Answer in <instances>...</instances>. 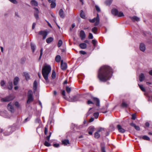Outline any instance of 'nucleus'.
<instances>
[{
  "label": "nucleus",
  "mask_w": 152,
  "mask_h": 152,
  "mask_svg": "<svg viewBox=\"0 0 152 152\" xmlns=\"http://www.w3.org/2000/svg\"><path fill=\"white\" fill-rule=\"evenodd\" d=\"M92 109V108H90L89 109V110L87 113L86 114V116H87L88 115H89L90 114L92 113V112L91 111V110Z\"/></svg>",
  "instance_id": "nucleus-50"
},
{
  "label": "nucleus",
  "mask_w": 152,
  "mask_h": 152,
  "mask_svg": "<svg viewBox=\"0 0 152 152\" xmlns=\"http://www.w3.org/2000/svg\"><path fill=\"white\" fill-rule=\"evenodd\" d=\"M145 76L142 73L140 76V82L143 81L145 79Z\"/></svg>",
  "instance_id": "nucleus-26"
},
{
  "label": "nucleus",
  "mask_w": 152,
  "mask_h": 152,
  "mask_svg": "<svg viewBox=\"0 0 152 152\" xmlns=\"http://www.w3.org/2000/svg\"><path fill=\"white\" fill-rule=\"evenodd\" d=\"M62 143L64 145H66L68 144H69V141L68 140H64L62 141Z\"/></svg>",
  "instance_id": "nucleus-27"
},
{
  "label": "nucleus",
  "mask_w": 152,
  "mask_h": 152,
  "mask_svg": "<svg viewBox=\"0 0 152 152\" xmlns=\"http://www.w3.org/2000/svg\"><path fill=\"white\" fill-rule=\"evenodd\" d=\"M117 128L118 131L121 133H124L126 131L124 129H123L120 125H117Z\"/></svg>",
  "instance_id": "nucleus-10"
},
{
  "label": "nucleus",
  "mask_w": 152,
  "mask_h": 152,
  "mask_svg": "<svg viewBox=\"0 0 152 152\" xmlns=\"http://www.w3.org/2000/svg\"><path fill=\"white\" fill-rule=\"evenodd\" d=\"M93 37L92 34L91 33H89V34L88 36V38L89 39H93Z\"/></svg>",
  "instance_id": "nucleus-54"
},
{
  "label": "nucleus",
  "mask_w": 152,
  "mask_h": 152,
  "mask_svg": "<svg viewBox=\"0 0 152 152\" xmlns=\"http://www.w3.org/2000/svg\"><path fill=\"white\" fill-rule=\"evenodd\" d=\"M113 0H107L105 2V4L107 5H110L111 4Z\"/></svg>",
  "instance_id": "nucleus-32"
},
{
  "label": "nucleus",
  "mask_w": 152,
  "mask_h": 152,
  "mask_svg": "<svg viewBox=\"0 0 152 152\" xmlns=\"http://www.w3.org/2000/svg\"><path fill=\"white\" fill-rule=\"evenodd\" d=\"M51 70V67L50 65H47L44 66L42 69V75L46 81H48V76Z\"/></svg>",
  "instance_id": "nucleus-2"
},
{
  "label": "nucleus",
  "mask_w": 152,
  "mask_h": 152,
  "mask_svg": "<svg viewBox=\"0 0 152 152\" xmlns=\"http://www.w3.org/2000/svg\"><path fill=\"white\" fill-rule=\"evenodd\" d=\"M59 15L60 17L62 18H64L65 17V14L64 12L62 9L60 10L59 12Z\"/></svg>",
  "instance_id": "nucleus-12"
},
{
  "label": "nucleus",
  "mask_w": 152,
  "mask_h": 152,
  "mask_svg": "<svg viewBox=\"0 0 152 152\" xmlns=\"http://www.w3.org/2000/svg\"><path fill=\"white\" fill-rule=\"evenodd\" d=\"M117 16L119 17H121L124 16V15L122 12H120L119 13L118 12V15Z\"/></svg>",
  "instance_id": "nucleus-46"
},
{
  "label": "nucleus",
  "mask_w": 152,
  "mask_h": 152,
  "mask_svg": "<svg viewBox=\"0 0 152 152\" xmlns=\"http://www.w3.org/2000/svg\"><path fill=\"white\" fill-rule=\"evenodd\" d=\"M51 77L53 79H54L56 77V73L53 70L52 74Z\"/></svg>",
  "instance_id": "nucleus-38"
},
{
  "label": "nucleus",
  "mask_w": 152,
  "mask_h": 152,
  "mask_svg": "<svg viewBox=\"0 0 152 152\" xmlns=\"http://www.w3.org/2000/svg\"><path fill=\"white\" fill-rule=\"evenodd\" d=\"M19 80V78L18 77H16L15 78L13 81V83L14 85H16L18 84V83Z\"/></svg>",
  "instance_id": "nucleus-22"
},
{
  "label": "nucleus",
  "mask_w": 152,
  "mask_h": 152,
  "mask_svg": "<svg viewBox=\"0 0 152 152\" xmlns=\"http://www.w3.org/2000/svg\"><path fill=\"white\" fill-rule=\"evenodd\" d=\"M102 131H104V129L103 128H101L99 129L97 132H100Z\"/></svg>",
  "instance_id": "nucleus-60"
},
{
  "label": "nucleus",
  "mask_w": 152,
  "mask_h": 152,
  "mask_svg": "<svg viewBox=\"0 0 152 152\" xmlns=\"http://www.w3.org/2000/svg\"><path fill=\"white\" fill-rule=\"evenodd\" d=\"M138 85L139 86L140 88L141 89V90L143 91H145V88L143 87V86L142 85H140L138 84Z\"/></svg>",
  "instance_id": "nucleus-45"
},
{
  "label": "nucleus",
  "mask_w": 152,
  "mask_h": 152,
  "mask_svg": "<svg viewBox=\"0 0 152 152\" xmlns=\"http://www.w3.org/2000/svg\"><path fill=\"white\" fill-rule=\"evenodd\" d=\"M31 49L32 51V52H34L35 49V45L32 43H31L30 44Z\"/></svg>",
  "instance_id": "nucleus-29"
},
{
  "label": "nucleus",
  "mask_w": 152,
  "mask_h": 152,
  "mask_svg": "<svg viewBox=\"0 0 152 152\" xmlns=\"http://www.w3.org/2000/svg\"><path fill=\"white\" fill-rule=\"evenodd\" d=\"M136 118L135 114H133L132 115V119L133 120H135Z\"/></svg>",
  "instance_id": "nucleus-58"
},
{
  "label": "nucleus",
  "mask_w": 152,
  "mask_h": 152,
  "mask_svg": "<svg viewBox=\"0 0 152 152\" xmlns=\"http://www.w3.org/2000/svg\"><path fill=\"white\" fill-rule=\"evenodd\" d=\"M79 46L82 49H85L87 48V45L86 43H82L80 44Z\"/></svg>",
  "instance_id": "nucleus-17"
},
{
  "label": "nucleus",
  "mask_w": 152,
  "mask_h": 152,
  "mask_svg": "<svg viewBox=\"0 0 152 152\" xmlns=\"http://www.w3.org/2000/svg\"><path fill=\"white\" fill-rule=\"evenodd\" d=\"M51 132H50L49 133V135L48 136H47L46 137V139L48 141H49L50 140V138L51 136Z\"/></svg>",
  "instance_id": "nucleus-49"
},
{
  "label": "nucleus",
  "mask_w": 152,
  "mask_h": 152,
  "mask_svg": "<svg viewBox=\"0 0 152 152\" xmlns=\"http://www.w3.org/2000/svg\"><path fill=\"white\" fill-rule=\"evenodd\" d=\"M80 54H83V55H85L86 54V53L85 51H84L83 50L80 51Z\"/></svg>",
  "instance_id": "nucleus-59"
},
{
  "label": "nucleus",
  "mask_w": 152,
  "mask_h": 152,
  "mask_svg": "<svg viewBox=\"0 0 152 152\" xmlns=\"http://www.w3.org/2000/svg\"><path fill=\"white\" fill-rule=\"evenodd\" d=\"M53 40V38L52 37H50L47 38L46 39V42L48 43H50Z\"/></svg>",
  "instance_id": "nucleus-28"
},
{
  "label": "nucleus",
  "mask_w": 152,
  "mask_h": 152,
  "mask_svg": "<svg viewBox=\"0 0 152 152\" xmlns=\"http://www.w3.org/2000/svg\"><path fill=\"white\" fill-rule=\"evenodd\" d=\"M118 10L115 9H113L112 10V14L115 16L118 15Z\"/></svg>",
  "instance_id": "nucleus-21"
},
{
  "label": "nucleus",
  "mask_w": 152,
  "mask_h": 152,
  "mask_svg": "<svg viewBox=\"0 0 152 152\" xmlns=\"http://www.w3.org/2000/svg\"><path fill=\"white\" fill-rule=\"evenodd\" d=\"M94 116L95 118L97 119L98 118L99 116V113L98 112H96L94 113Z\"/></svg>",
  "instance_id": "nucleus-40"
},
{
  "label": "nucleus",
  "mask_w": 152,
  "mask_h": 152,
  "mask_svg": "<svg viewBox=\"0 0 152 152\" xmlns=\"http://www.w3.org/2000/svg\"><path fill=\"white\" fill-rule=\"evenodd\" d=\"M140 50L142 52H144L145 50V46L143 43H141L140 45Z\"/></svg>",
  "instance_id": "nucleus-13"
},
{
  "label": "nucleus",
  "mask_w": 152,
  "mask_h": 152,
  "mask_svg": "<svg viewBox=\"0 0 152 152\" xmlns=\"http://www.w3.org/2000/svg\"><path fill=\"white\" fill-rule=\"evenodd\" d=\"M78 98L77 96H74L71 98V101L72 102L77 101L78 100Z\"/></svg>",
  "instance_id": "nucleus-25"
},
{
  "label": "nucleus",
  "mask_w": 152,
  "mask_h": 152,
  "mask_svg": "<svg viewBox=\"0 0 152 152\" xmlns=\"http://www.w3.org/2000/svg\"><path fill=\"white\" fill-rule=\"evenodd\" d=\"M142 138L143 139L145 140H150V138L146 135H144L143 136Z\"/></svg>",
  "instance_id": "nucleus-36"
},
{
  "label": "nucleus",
  "mask_w": 152,
  "mask_h": 152,
  "mask_svg": "<svg viewBox=\"0 0 152 152\" xmlns=\"http://www.w3.org/2000/svg\"><path fill=\"white\" fill-rule=\"evenodd\" d=\"M113 69L109 66H103L99 69L98 73V78L101 82H105L111 77Z\"/></svg>",
  "instance_id": "nucleus-1"
},
{
  "label": "nucleus",
  "mask_w": 152,
  "mask_h": 152,
  "mask_svg": "<svg viewBox=\"0 0 152 152\" xmlns=\"http://www.w3.org/2000/svg\"><path fill=\"white\" fill-rule=\"evenodd\" d=\"M10 2L14 4H17V1L16 0H9Z\"/></svg>",
  "instance_id": "nucleus-57"
},
{
  "label": "nucleus",
  "mask_w": 152,
  "mask_h": 152,
  "mask_svg": "<svg viewBox=\"0 0 152 152\" xmlns=\"http://www.w3.org/2000/svg\"><path fill=\"white\" fill-rule=\"evenodd\" d=\"M130 124L132 126L134 127L136 130L137 131L140 130V127L138 126H136L135 124L131 123Z\"/></svg>",
  "instance_id": "nucleus-18"
},
{
  "label": "nucleus",
  "mask_w": 152,
  "mask_h": 152,
  "mask_svg": "<svg viewBox=\"0 0 152 152\" xmlns=\"http://www.w3.org/2000/svg\"><path fill=\"white\" fill-rule=\"evenodd\" d=\"M37 83L36 80H35L33 83V89L34 92L35 93L37 90Z\"/></svg>",
  "instance_id": "nucleus-19"
},
{
  "label": "nucleus",
  "mask_w": 152,
  "mask_h": 152,
  "mask_svg": "<svg viewBox=\"0 0 152 152\" xmlns=\"http://www.w3.org/2000/svg\"><path fill=\"white\" fill-rule=\"evenodd\" d=\"M41 122V120L39 118H37L35 120V122L36 123H39Z\"/></svg>",
  "instance_id": "nucleus-56"
},
{
  "label": "nucleus",
  "mask_w": 152,
  "mask_h": 152,
  "mask_svg": "<svg viewBox=\"0 0 152 152\" xmlns=\"http://www.w3.org/2000/svg\"><path fill=\"white\" fill-rule=\"evenodd\" d=\"M130 18L133 21H138L140 20V18L136 16H134L132 17H130Z\"/></svg>",
  "instance_id": "nucleus-20"
},
{
  "label": "nucleus",
  "mask_w": 152,
  "mask_h": 152,
  "mask_svg": "<svg viewBox=\"0 0 152 152\" xmlns=\"http://www.w3.org/2000/svg\"><path fill=\"white\" fill-rule=\"evenodd\" d=\"M95 7L96 11L98 12H99L100 11V9L99 7L97 5H96Z\"/></svg>",
  "instance_id": "nucleus-47"
},
{
  "label": "nucleus",
  "mask_w": 152,
  "mask_h": 152,
  "mask_svg": "<svg viewBox=\"0 0 152 152\" xmlns=\"http://www.w3.org/2000/svg\"><path fill=\"white\" fill-rule=\"evenodd\" d=\"M43 49L41 48L40 50V53L39 57V60H40L41 58V56L42 55Z\"/></svg>",
  "instance_id": "nucleus-55"
},
{
  "label": "nucleus",
  "mask_w": 152,
  "mask_h": 152,
  "mask_svg": "<svg viewBox=\"0 0 152 152\" xmlns=\"http://www.w3.org/2000/svg\"><path fill=\"white\" fill-rule=\"evenodd\" d=\"M28 100L27 102V103L28 104L32 102L34 100V98L33 96V92L31 90L28 91Z\"/></svg>",
  "instance_id": "nucleus-3"
},
{
  "label": "nucleus",
  "mask_w": 152,
  "mask_h": 152,
  "mask_svg": "<svg viewBox=\"0 0 152 152\" xmlns=\"http://www.w3.org/2000/svg\"><path fill=\"white\" fill-rule=\"evenodd\" d=\"M24 75L26 77V80L29 79L30 77L28 74L26 72H24Z\"/></svg>",
  "instance_id": "nucleus-31"
},
{
  "label": "nucleus",
  "mask_w": 152,
  "mask_h": 152,
  "mask_svg": "<svg viewBox=\"0 0 152 152\" xmlns=\"http://www.w3.org/2000/svg\"><path fill=\"white\" fill-rule=\"evenodd\" d=\"M97 42V41L95 39H93L92 41V43L93 44L94 46H95Z\"/></svg>",
  "instance_id": "nucleus-51"
},
{
  "label": "nucleus",
  "mask_w": 152,
  "mask_h": 152,
  "mask_svg": "<svg viewBox=\"0 0 152 152\" xmlns=\"http://www.w3.org/2000/svg\"><path fill=\"white\" fill-rule=\"evenodd\" d=\"M62 94L63 96V98L66 99V98L65 96V92L64 90H63L62 92Z\"/></svg>",
  "instance_id": "nucleus-52"
},
{
  "label": "nucleus",
  "mask_w": 152,
  "mask_h": 152,
  "mask_svg": "<svg viewBox=\"0 0 152 152\" xmlns=\"http://www.w3.org/2000/svg\"><path fill=\"white\" fill-rule=\"evenodd\" d=\"M101 150L102 152H106L104 147H103L102 148Z\"/></svg>",
  "instance_id": "nucleus-62"
},
{
  "label": "nucleus",
  "mask_w": 152,
  "mask_h": 152,
  "mask_svg": "<svg viewBox=\"0 0 152 152\" xmlns=\"http://www.w3.org/2000/svg\"><path fill=\"white\" fill-rule=\"evenodd\" d=\"M5 82L4 81V80H2L1 81V83H0V85H1V86H2V87H3V89H6L7 87H4V85L5 84Z\"/></svg>",
  "instance_id": "nucleus-30"
},
{
  "label": "nucleus",
  "mask_w": 152,
  "mask_h": 152,
  "mask_svg": "<svg viewBox=\"0 0 152 152\" xmlns=\"http://www.w3.org/2000/svg\"><path fill=\"white\" fill-rule=\"evenodd\" d=\"M66 90L67 92L69 93L71 91V88H70L68 86H66Z\"/></svg>",
  "instance_id": "nucleus-42"
},
{
  "label": "nucleus",
  "mask_w": 152,
  "mask_h": 152,
  "mask_svg": "<svg viewBox=\"0 0 152 152\" xmlns=\"http://www.w3.org/2000/svg\"><path fill=\"white\" fill-rule=\"evenodd\" d=\"M7 88L10 90H11L13 88L12 82V81H9L8 83Z\"/></svg>",
  "instance_id": "nucleus-15"
},
{
  "label": "nucleus",
  "mask_w": 152,
  "mask_h": 152,
  "mask_svg": "<svg viewBox=\"0 0 152 152\" xmlns=\"http://www.w3.org/2000/svg\"><path fill=\"white\" fill-rule=\"evenodd\" d=\"M56 6V4L55 2H53L51 3V7L52 8H55Z\"/></svg>",
  "instance_id": "nucleus-48"
},
{
  "label": "nucleus",
  "mask_w": 152,
  "mask_h": 152,
  "mask_svg": "<svg viewBox=\"0 0 152 152\" xmlns=\"http://www.w3.org/2000/svg\"><path fill=\"white\" fill-rule=\"evenodd\" d=\"M89 21L91 23H94H94V26H97L99 23V18L98 14H97L96 18H95L92 19H90Z\"/></svg>",
  "instance_id": "nucleus-4"
},
{
  "label": "nucleus",
  "mask_w": 152,
  "mask_h": 152,
  "mask_svg": "<svg viewBox=\"0 0 152 152\" xmlns=\"http://www.w3.org/2000/svg\"><path fill=\"white\" fill-rule=\"evenodd\" d=\"M13 99V98L11 96H7L4 98L1 99V101L3 102H9Z\"/></svg>",
  "instance_id": "nucleus-5"
},
{
  "label": "nucleus",
  "mask_w": 152,
  "mask_h": 152,
  "mask_svg": "<svg viewBox=\"0 0 152 152\" xmlns=\"http://www.w3.org/2000/svg\"><path fill=\"white\" fill-rule=\"evenodd\" d=\"M107 110L106 108H103L100 110L99 111L100 113H106L107 112Z\"/></svg>",
  "instance_id": "nucleus-34"
},
{
  "label": "nucleus",
  "mask_w": 152,
  "mask_h": 152,
  "mask_svg": "<svg viewBox=\"0 0 152 152\" xmlns=\"http://www.w3.org/2000/svg\"><path fill=\"white\" fill-rule=\"evenodd\" d=\"M128 104L124 102V100H122V102L121 104V107H127Z\"/></svg>",
  "instance_id": "nucleus-23"
},
{
  "label": "nucleus",
  "mask_w": 152,
  "mask_h": 152,
  "mask_svg": "<svg viewBox=\"0 0 152 152\" xmlns=\"http://www.w3.org/2000/svg\"><path fill=\"white\" fill-rule=\"evenodd\" d=\"M94 127H91V126H90V127H89V128L88 129L89 130V131H91L93 132V131H94Z\"/></svg>",
  "instance_id": "nucleus-53"
},
{
  "label": "nucleus",
  "mask_w": 152,
  "mask_h": 152,
  "mask_svg": "<svg viewBox=\"0 0 152 152\" xmlns=\"http://www.w3.org/2000/svg\"><path fill=\"white\" fill-rule=\"evenodd\" d=\"M11 128H9L7 130L5 131L4 132V134L5 136H8L10 134L12 133V132L11 131Z\"/></svg>",
  "instance_id": "nucleus-7"
},
{
  "label": "nucleus",
  "mask_w": 152,
  "mask_h": 152,
  "mask_svg": "<svg viewBox=\"0 0 152 152\" xmlns=\"http://www.w3.org/2000/svg\"><path fill=\"white\" fill-rule=\"evenodd\" d=\"M39 34L42 35L43 36V39H44L46 38L47 35V33L45 31H41L39 32Z\"/></svg>",
  "instance_id": "nucleus-6"
},
{
  "label": "nucleus",
  "mask_w": 152,
  "mask_h": 152,
  "mask_svg": "<svg viewBox=\"0 0 152 152\" xmlns=\"http://www.w3.org/2000/svg\"><path fill=\"white\" fill-rule=\"evenodd\" d=\"M31 4L32 6H37L38 5L37 2L35 0H31Z\"/></svg>",
  "instance_id": "nucleus-24"
},
{
  "label": "nucleus",
  "mask_w": 152,
  "mask_h": 152,
  "mask_svg": "<svg viewBox=\"0 0 152 152\" xmlns=\"http://www.w3.org/2000/svg\"><path fill=\"white\" fill-rule=\"evenodd\" d=\"M62 44V42L61 40H59L58 41V47H60Z\"/></svg>",
  "instance_id": "nucleus-41"
},
{
  "label": "nucleus",
  "mask_w": 152,
  "mask_h": 152,
  "mask_svg": "<svg viewBox=\"0 0 152 152\" xmlns=\"http://www.w3.org/2000/svg\"><path fill=\"white\" fill-rule=\"evenodd\" d=\"M34 9L35 10L34 12V17L36 19H37L39 18L38 13H39V11L38 9L37 8L34 7Z\"/></svg>",
  "instance_id": "nucleus-8"
},
{
  "label": "nucleus",
  "mask_w": 152,
  "mask_h": 152,
  "mask_svg": "<svg viewBox=\"0 0 152 152\" xmlns=\"http://www.w3.org/2000/svg\"><path fill=\"white\" fill-rule=\"evenodd\" d=\"M100 137V134L99 133V132H97L94 133V137L95 138H98Z\"/></svg>",
  "instance_id": "nucleus-37"
},
{
  "label": "nucleus",
  "mask_w": 152,
  "mask_h": 152,
  "mask_svg": "<svg viewBox=\"0 0 152 152\" xmlns=\"http://www.w3.org/2000/svg\"><path fill=\"white\" fill-rule=\"evenodd\" d=\"M94 100L96 103V105L97 106H99L100 105V101L99 99L97 98H94Z\"/></svg>",
  "instance_id": "nucleus-16"
},
{
  "label": "nucleus",
  "mask_w": 152,
  "mask_h": 152,
  "mask_svg": "<svg viewBox=\"0 0 152 152\" xmlns=\"http://www.w3.org/2000/svg\"><path fill=\"white\" fill-rule=\"evenodd\" d=\"M48 131V126H46L45 128L44 133L45 135H46Z\"/></svg>",
  "instance_id": "nucleus-43"
},
{
  "label": "nucleus",
  "mask_w": 152,
  "mask_h": 152,
  "mask_svg": "<svg viewBox=\"0 0 152 152\" xmlns=\"http://www.w3.org/2000/svg\"><path fill=\"white\" fill-rule=\"evenodd\" d=\"M98 30V28L96 27H94L92 28V31L94 33L96 34Z\"/></svg>",
  "instance_id": "nucleus-35"
},
{
  "label": "nucleus",
  "mask_w": 152,
  "mask_h": 152,
  "mask_svg": "<svg viewBox=\"0 0 152 152\" xmlns=\"http://www.w3.org/2000/svg\"><path fill=\"white\" fill-rule=\"evenodd\" d=\"M61 56L59 55H57L55 58L56 61L57 62H59L61 60Z\"/></svg>",
  "instance_id": "nucleus-33"
},
{
  "label": "nucleus",
  "mask_w": 152,
  "mask_h": 152,
  "mask_svg": "<svg viewBox=\"0 0 152 152\" xmlns=\"http://www.w3.org/2000/svg\"><path fill=\"white\" fill-rule=\"evenodd\" d=\"M80 17L83 18H85V16L84 15L83 12L82 11H81V12L80 14Z\"/></svg>",
  "instance_id": "nucleus-39"
},
{
  "label": "nucleus",
  "mask_w": 152,
  "mask_h": 152,
  "mask_svg": "<svg viewBox=\"0 0 152 152\" xmlns=\"http://www.w3.org/2000/svg\"><path fill=\"white\" fill-rule=\"evenodd\" d=\"M61 68L63 70H65L67 68V64L66 63L63 62V61H62L61 63Z\"/></svg>",
  "instance_id": "nucleus-11"
},
{
  "label": "nucleus",
  "mask_w": 152,
  "mask_h": 152,
  "mask_svg": "<svg viewBox=\"0 0 152 152\" xmlns=\"http://www.w3.org/2000/svg\"><path fill=\"white\" fill-rule=\"evenodd\" d=\"M53 145L55 147H58L59 146V144H54Z\"/></svg>",
  "instance_id": "nucleus-64"
},
{
  "label": "nucleus",
  "mask_w": 152,
  "mask_h": 152,
  "mask_svg": "<svg viewBox=\"0 0 152 152\" xmlns=\"http://www.w3.org/2000/svg\"><path fill=\"white\" fill-rule=\"evenodd\" d=\"M35 26H36V23H33L32 27V29H33L34 28Z\"/></svg>",
  "instance_id": "nucleus-63"
},
{
  "label": "nucleus",
  "mask_w": 152,
  "mask_h": 152,
  "mask_svg": "<svg viewBox=\"0 0 152 152\" xmlns=\"http://www.w3.org/2000/svg\"><path fill=\"white\" fill-rule=\"evenodd\" d=\"M7 107L8 110L12 113L14 112V109L11 102L8 104Z\"/></svg>",
  "instance_id": "nucleus-9"
},
{
  "label": "nucleus",
  "mask_w": 152,
  "mask_h": 152,
  "mask_svg": "<svg viewBox=\"0 0 152 152\" xmlns=\"http://www.w3.org/2000/svg\"><path fill=\"white\" fill-rule=\"evenodd\" d=\"M80 36L82 40L83 39L86 37V34L84 31L82 30L80 32Z\"/></svg>",
  "instance_id": "nucleus-14"
},
{
  "label": "nucleus",
  "mask_w": 152,
  "mask_h": 152,
  "mask_svg": "<svg viewBox=\"0 0 152 152\" xmlns=\"http://www.w3.org/2000/svg\"><path fill=\"white\" fill-rule=\"evenodd\" d=\"M44 144L45 146H48V147L50 146L51 145L50 144V143H49L47 141H45V142Z\"/></svg>",
  "instance_id": "nucleus-44"
},
{
  "label": "nucleus",
  "mask_w": 152,
  "mask_h": 152,
  "mask_svg": "<svg viewBox=\"0 0 152 152\" xmlns=\"http://www.w3.org/2000/svg\"><path fill=\"white\" fill-rule=\"evenodd\" d=\"M87 103L88 104H93V102L90 100H89L87 101Z\"/></svg>",
  "instance_id": "nucleus-61"
}]
</instances>
